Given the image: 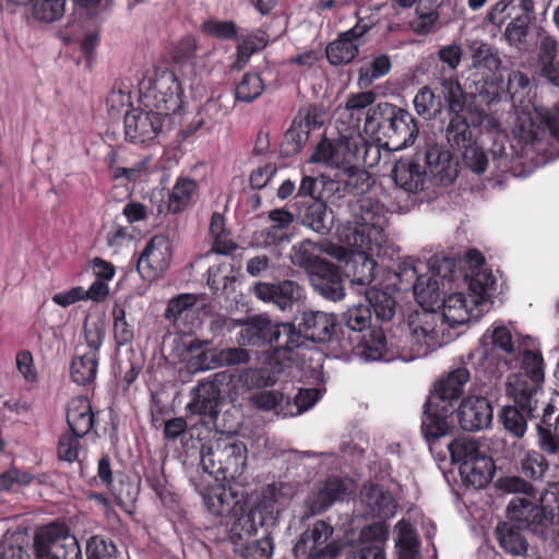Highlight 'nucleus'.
Returning <instances> with one entry per match:
<instances>
[{"mask_svg":"<svg viewBox=\"0 0 559 559\" xmlns=\"http://www.w3.org/2000/svg\"><path fill=\"white\" fill-rule=\"evenodd\" d=\"M386 225L384 206L378 201L362 199L359 201L356 219L336 227L338 240L354 253L350 264L347 265L352 284L366 289L374 280L377 262L372 254L385 241Z\"/></svg>","mask_w":559,"mask_h":559,"instance_id":"f257e3e1","label":"nucleus"},{"mask_svg":"<svg viewBox=\"0 0 559 559\" xmlns=\"http://www.w3.org/2000/svg\"><path fill=\"white\" fill-rule=\"evenodd\" d=\"M471 379L472 371L468 367L453 369L436 383L433 392L428 395L424 405L421 433L429 450L441 457H444V451H437L438 441L452 432L454 404L461 399L464 386Z\"/></svg>","mask_w":559,"mask_h":559,"instance_id":"f03ea898","label":"nucleus"},{"mask_svg":"<svg viewBox=\"0 0 559 559\" xmlns=\"http://www.w3.org/2000/svg\"><path fill=\"white\" fill-rule=\"evenodd\" d=\"M361 130L391 151L412 145L418 133L413 116L388 102L378 103L368 109Z\"/></svg>","mask_w":559,"mask_h":559,"instance_id":"7ed1b4c3","label":"nucleus"},{"mask_svg":"<svg viewBox=\"0 0 559 559\" xmlns=\"http://www.w3.org/2000/svg\"><path fill=\"white\" fill-rule=\"evenodd\" d=\"M538 501L536 504L527 498H513L506 515L522 523L542 540H556L559 537V483H549Z\"/></svg>","mask_w":559,"mask_h":559,"instance_id":"20e7f679","label":"nucleus"},{"mask_svg":"<svg viewBox=\"0 0 559 559\" xmlns=\"http://www.w3.org/2000/svg\"><path fill=\"white\" fill-rule=\"evenodd\" d=\"M352 349L366 361L389 360L388 343L381 328L372 325L369 306L357 305L344 313Z\"/></svg>","mask_w":559,"mask_h":559,"instance_id":"39448f33","label":"nucleus"},{"mask_svg":"<svg viewBox=\"0 0 559 559\" xmlns=\"http://www.w3.org/2000/svg\"><path fill=\"white\" fill-rule=\"evenodd\" d=\"M238 325L242 326L238 337L240 345H269L278 359L282 352L286 354L296 349L299 341L292 323L274 324L263 314L249 317L246 321H238Z\"/></svg>","mask_w":559,"mask_h":559,"instance_id":"423d86ee","label":"nucleus"},{"mask_svg":"<svg viewBox=\"0 0 559 559\" xmlns=\"http://www.w3.org/2000/svg\"><path fill=\"white\" fill-rule=\"evenodd\" d=\"M528 353L540 357V359H542L540 369L543 372V382L542 383H544V380H545V362H544L542 353L535 352L532 349H525L521 354L520 371L509 376L508 382H507V393H508V395H510L513 399L515 405L514 406L508 405V406L502 407V409L499 414V419H500L501 424L503 425L504 429L515 438H522L525 435L526 429H527V418L537 420L535 424L536 430H537V424L540 420L539 416L538 417L531 416V414L528 413V409L524 405V403H522L521 401H519L516 399V394H515V391L513 390V385H512L514 382L513 380L521 378L522 382H524L526 384L525 386L531 389L530 382L535 379V378H533V371L535 368H533V365H531V364H530V366L526 365V362H527L526 357H527ZM540 388H542V391L544 394L543 399L547 402L544 390H543V384H540ZM550 400H548V402Z\"/></svg>","mask_w":559,"mask_h":559,"instance_id":"0eeeda50","label":"nucleus"},{"mask_svg":"<svg viewBox=\"0 0 559 559\" xmlns=\"http://www.w3.org/2000/svg\"><path fill=\"white\" fill-rule=\"evenodd\" d=\"M32 548L34 559H83L70 526L60 520L37 527Z\"/></svg>","mask_w":559,"mask_h":559,"instance_id":"6e6552de","label":"nucleus"},{"mask_svg":"<svg viewBox=\"0 0 559 559\" xmlns=\"http://www.w3.org/2000/svg\"><path fill=\"white\" fill-rule=\"evenodd\" d=\"M365 151V139L360 133L348 131L336 139L323 136L314 146L309 158L311 163L324 164L340 173L346 168L352 169L355 162H359Z\"/></svg>","mask_w":559,"mask_h":559,"instance_id":"1a4fd4ad","label":"nucleus"},{"mask_svg":"<svg viewBox=\"0 0 559 559\" xmlns=\"http://www.w3.org/2000/svg\"><path fill=\"white\" fill-rule=\"evenodd\" d=\"M141 93L143 104L155 108L162 115L178 114L182 107L183 90L173 70L156 68L153 78Z\"/></svg>","mask_w":559,"mask_h":559,"instance_id":"9d476101","label":"nucleus"},{"mask_svg":"<svg viewBox=\"0 0 559 559\" xmlns=\"http://www.w3.org/2000/svg\"><path fill=\"white\" fill-rule=\"evenodd\" d=\"M333 535L331 523L316 520L297 537L292 549L294 559H336L342 548Z\"/></svg>","mask_w":559,"mask_h":559,"instance_id":"9b49d317","label":"nucleus"},{"mask_svg":"<svg viewBox=\"0 0 559 559\" xmlns=\"http://www.w3.org/2000/svg\"><path fill=\"white\" fill-rule=\"evenodd\" d=\"M234 374L228 371L216 372L212 379L202 380L192 389V399L187 405L190 414L216 419L224 401L225 384L233 381Z\"/></svg>","mask_w":559,"mask_h":559,"instance_id":"f8f14e48","label":"nucleus"},{"mask_svg":"<svg viewBox=\"0 0 559 559\" xmlns=\"http://www.w3.org/2000/svg\"><path fill=\"white\" fill-rule=\"evenodd\" d=\"M173 260V243L168 236H153L136 259V270L144 281L164 276Z\"/></svg>","mask_w":559,"mask_h":559,"instance_id":"ddd939ff","label":"nucleus"},{"mask_svg":"<svg viewBox=\"0 0 559 559\" xmlns=\"http://www.w3.org/2000/svg\"><path fill=\"white\" fill-rule=\"evenodd\" d=\"M163 121L162 112L131 108L123 118L124 140L134 145H151L162 132Z\"/></svg>","mask_w":559,"mask_h":559,"instance_id":"4468645a","label":"nucleus"},{"mask_svg":"<svg viewBox=\"0 0 559 559\" xmlns=\"http://www.w3.org/2000/svg\"><path fill=\"white\" fill-rule=\"evenodd\" d=\"M409 316L408 326L412 334L419 340L424 338L428 347L441 346L453 338L448 323L442 319L440 311L433 307H420Z\"/></svg>","mask_w":559,"mask_h":559,"instance_id":"2eb2a0df","label":"nucleus"},{"mask_svg":"<svg viewBox=\"0 0 559 559\" xmlns=\"http://www.w3.org/2000/svg\"><path fill=\"white\" fill-rule=\"evenodd\" d=\"M296 495V487L290 483L267 485L258 504L250 511L259 520V525L276 524L281 513L288 508Z\"/></svg>","mask_w":559,"mask_h":559,"instance_id":"dca6fc26","label":"nucleus"},{"mask_svg":"<svg viewBox=\"0 0 559 559\" xmlns=\"http://www.w3.org/2000/svg\"><path fill=\"white\" fill-rule=\"evenodd\" d=\"M247 449L240 441L218 442L202 453L201 463L205 472L236 474L245 465Z\"/></svg>","mask_w":559,"mask_h":559,"instance_id":"f3484780","label":"nucleus"},{"mask_svg":"<svg viewBox=\"0 0 559 559\" xmlns=\"http://www.w3.org/2000/svg\"><path fill=\"white\" fill-rule=\"evenodd\" d=\"M427 178L435 179L441 185L452 183L457 177V169L453 164V154L439 144H426L418 147L414 154Z\"/></svg>","mask_w":559,"mask_h":559,"instance_id":"a211bd4d","label":"nucleus"},{"mask_svg":"<svg viewBox=\"0 0 559 559\" xmlns=\"http://www.w3.org/2000/svg\"><path fill=\"white\" fill-rule=\"evenodd\" d=\"M296 321L297 326L293 324L294 332L299 336L296 348L300 347L305 340L314 343L332 341L337 326L336 317L323 311H304Z\"/></svg>","mask_w":559,"mask_h":559,"instance_id":"6ab92c4d","label":"nucleus"},{"mask_svg":"<svg viewBox=\"0 0 559 559\" xmlns=\"http://www.w3.org/2000/svg\"><path fill=\"white\" fill-rule=\"evenodd\" d=\"M252 293L258 299L273 302L281 310L292 309L305 295L304 288L293 280L259 282L252 287Z\"/></svg>","mask_w":559,"mask_h":559,"instance_id":"aec40b11","label":"nucleus"},{"mask_svg":"<svg viewBox=\"0 0 559 559\" xmlns=\"http://www.w3.org/2000/svg\"><path fill=\"white\" fill-rule=\"evenodd\" d=\"M493 418L491 403L487 397L468 395L457 408V419L461 428L466 431H479L488 428Z\"/></svg>","mask_w":559,"mask_h":559,"instance_id":"412c9836","label":"nucleus"},{"mask_svg":"<svg viewBox=\"0 0 559 559\" xmlns=\"http://www.w3.org/2000/svg\"><path fill=\"white\" fill-rule=\"evenodd\" d=\"M349 495L350 490L345 479L338 476H329L317 490L307 497L306 509L311 515L320 514L335 502L344 501Z\"/></svg>","mask_w":559,"mask_h":559,"instance_id":"4be33fe9","label":"nucleus"},{"mask_svg":"<svg viewBox=\"0 0 559 559\" xmlns=\"http://www.w3.org/2000/svg\"><path fill=\"white\" fill-rule=\"evenodd\" d=\"M353 168L335 173L332 181L337 187L333 191L334 204L346 195L360 197L369 192L374 185L372 176L360 165L359 162L352 164Z\"/></svg>","mask_w":559,"mask_h":559,"instance_id":"5701e85b","label":"nucleus"},{"mask_svg":"<svg viewBox=\"0 0 559 559\" xmlns=\"http://www.w3.org/2000/svg\"><path fill=\"white\" fill-rule=\"evenodd\" d=\"M360 500L367 515L371 518L388 520L394 516L397 510V502L391 491L379 484H364Z\"/></svg>","mask_w":559,"mask_h":559,"instance_id":"b1692460","label":"nucleus"},{"mask_svg":"<svg viewBox=\"0 0 559 559\" xmlns=\"http://www.w3.org/2000/svg\"><path fill=\"white\" fill-rule=\"evenodd\" d=\"M309 276L313 288L324 298L337 301L345 296L342 272L333 262H319Z\"/></svg>","mask_w":559,"mask_h":559,"instance_id":"393cba45","label":"nucleus"},{"mask_svg":"<svg viewBox=\"0 0 559 559\" xmlns=\"http://www.w3.org/2000/svg\"><path fill=\"white\" fill-rule=\"evenodd\" d=\"M335 190H337V187L330 176L313 177L305 175L301 177L299 187L293 198L294 206L300 207L317 201H330L334 204L333 191Z\"/></svg>","mask_w":559,"mask_h":559,"instance_id":"a878e982","label":"nucleus"},{"mask_svg":"<svg viewBox=\"0 0 559 559\" xmlns=\"http://www.w3.org/2000/svg\"><path fill=\"white\" fill-rule=\"evenodd\" d=\"M520 13L507 24L503 38L511 46L524 50L527 46L530 26L536 20L534 0H518Z\"/></svg>","mask_w":559,"mask_h":559,"instance_id":"bb28decb","label":"nucleus"},{"mask_svg":"<svg viewBox=\"0 0 559 559\" xmlns=\"http://www.w3.org/2000/svg\"><path fill=\"white\" fill-rule=\"evenodd\" d=\"M443 266L449 269V274H441L440 270L436 272L435 265H430V274H423L417 277V282L413 284V293L416 301L420 307H433L440 300V280L453 278L452 266L453 262L450 259H443Z\"/></svg>","mask_w":559,"mask_h":559,"instance_id":"cd10ccee","label":"nucleus"},{"mask_svg":"<svg viewBox=\"0 0 559 559\" xmlns=\"http://www.w3.org/2000/svg\"><path fill=\"white\" fill-rule=\"evenodd\" d=\"M462 364L471 369L472 378L480 385L490 384L501 376L498 358L480 345L471 352Z\"/></svg>","mask_w":559,"mask_h":559,"instance_id":"c85d7f7f","label":"nucleus"},{"mask_svg":"<svg viewBox=\"0 0 559 559\" xmlns=\"http://www.w3.org/2000/svg\"><path fill=\"white\" fill-rule=\"evenodd\" d=\"M367 31L366 25L356 24L349 31L340 34L338 38L330 43L325 49L329 62L341 66L353 61L359 51L357 39Z\"/></svg>","mask_w":559,"mask_h":559,"instance_id":"c756f323","label":"nucleus"},{"mask_svg":"<svg viewBox=\"0 0 559 559\" xmlns=\"http://www.w3.org/2000/svg\"><path fill=\"white\" fill-rule=\"evenodd\" d=\"M502 521L497 524L493 531L498 546L503 552L513 557L525 556L528 550V542L523 533L527 530L516 521Z\"/></svg>","mask_w":559,"mask_h":559,"instance_id":"7c9ffc66","label":"nucleus"},{"mask_svg":"<svg viewBox=\"0 0 559 559\" xmlns=\"http://www.w3.org/2000/svg\"><path fill=\"white\" fill-rule=\"evenodd\" d=\"M423 167L414 155L400 158L392 169L394 183L409 193L423 190L427 179Z\"/></svg>","mask_w":559,"mask_h":559,"instance_id":"2f4dec72","label":"nucleus"},{"mask_svg":"<svg viewBox=\"0 0 559 559\" xmlns=\"http://www.w3.org/2000/svg\"><path fill=\"white\" fill-rule=\"evenodd\" d=\"M436 98L440 102L441 112L450 115L466 112L468 94L463 90L456 78H442L433 83Z\"/></svg>","mask_w":559,"mask_h":559,"instance_id":"473e14b6","label":"nucleus"},{"mask_svg":"<svg viewBox=\"0 0 559 559\" xmlns=\"http://www.w3.org/2000/svg\"><path fill=\"white\" fill-rule=\"evenodd\" d=\"M459 471L465 485L484 488L493 477L495 463L490 456L480 452L472 461L459 466Z\"/></svg>","mask_w":559,"mask_h":559,"instance_id":"72a5a7b5","label":"nucleus"},{"mask_svg":"<svg viewBox=\"0 0 559 559\" xmlns=\"http://www.w3.org/2000/svg\"><path fill=\"white\" fill-rule=\"evenodd\" d=\"M67 423L70 432L79 437L86 436L94 426V413L85 396L73 397L67 408Z\"/></svg>","mask_w":559,"mask_h":559,"instance_id":"f704fd0d","label":"nucleus"},{"mask_svg":"<svg viewBox=\"0 0 559 559\" xmlns=\"http://www.w3.org/2000/svg\"><path fill=\"white\" fill-rule=\"evenodd\" d=\"M329 201L311 202L305 207L304 213L299 211L304 226L311 228L319 235H329L334 226L333 211L326 205Z\"/></svg>","mask_w":559,"mask_h":559,"instance_id":"c9c22d12","label":"nucleus"},{"mask_svg":"<svg viewBox=\"0 0 559 559\" xmlns=\"http://www.w3.org/2000/svg\"><path fill=\"white\" fill-rule=\"evenodd\" d=\"M376 100V93L372 91L359 92L352 94L345 104V107L340 114V119L348 120V128L346 131H353L356 133L361 132V120L366 112L364 110L367 107H373L372 104Z\"/></svg>","mask_w":559,"mask_h":559,"instance_id":"e433bc0d","label":"nucleus"},{"mask_svg":"<svg viewBox=\"0 0 559 559\" xmlns=\"http://www.w3.org/2000/svg\"><path fill=\"white\" fill-rule=\"evenodd\" d=\"M537 57L540 75L559 87L558 41L551 36L543 37L538 46Z\"/></svg>","mask_w":559,"mask_h":559,"instance_id":"4c0bfd02","label":"nucleus"},{"mask_svg":"<svg viewBox=\"0 0 559 559\" xmlns=\"http://www.w3.org/2000/svg\"><path fill=\"white\" fill-rule=\"evenodd\" d=\"M236 41L234 68L242 69L249 62L252 55L263 50L269 45V34L262 28H255L246 35H238Z\"/></svg>","mask_w":559,"mask_h":559,"instance_id":"58836bf2","label":"nucleus"},{"mask_svg":"<svg viewBox=\"0 0 559 559\" xmlns=\"http://www.w3.org/2000/svg\"><path fill=\"white\" fill-rule=\"evenodd\" d=\"M445 139L450 148L456 153L463 147L474 143L475 136L471 124L467 121L466 112H459L449 116L445 128Z\"/></svg>","mask_w":559,"mask_h":559,"instance_id":"ea45409f","label":"nucleus"},{"mask_svg":"<svg viewBox=\"0 0 559 559\" xmlns=\"http://www.w3.org/2000/svg\"><path fill=\"white\" fill-rule=\"evenodd\" d=\"M210 341L192 340L187 352L190 357L187 360V369L192 372H202L217 368V349L207 348Z\"/></svg>","mask_w":559,"mask_h":559,"instance_id":"a19ab883","label":"nucleus"},{"mask_svg":"<svg viewBox=\"0 0 559 559\" xmlns=\"http://www.w3.org/2000/svg\"><path fill=\"white\" fill-rule=\"evenodd\" d=\"M441 439H439L437 444V451L441 449L444 451V457L439 456L437 453H433L431 450V454L440 461H444L447 459V453L450 454L452 463L460 464L459 466H463L464 462L472 461L476 454L480 453L479 444L477 441L471 438H456L451 442L447 443L444 447L440 444Z\"/></svg>","mask_w":559,"mask_h":559,"instance_id":"79ce46f5","label":"nucleus"},{"mask_svg":"<svg viewBox=\"0 0 559 559\" xmlns=\"http://www.w3.org/2000/svg\"><path fill=\"white\" fill-rule=\"evenodd\" d=\"M540 448L539 451L528 450L523 452L516 461V471L533 483L542 481L549 469V462Z\"/></svg>","mask_w":559,"mask_h":559,"instance_id":"37998d69","label":"nucleus"},{"mask_svg":"<svg viewBox=\"0 0 559 559\" xmlns=\"http://www.w3.org/2000/svg\"><path fill=\"white\" fill-rule=\"evenodd\" d=\"M442 319L448 323L450 331L456 326L467 323L471 319V311L467 307V299L462 293H454L442 300Z\"/></svg>","mask_w":559,"mask_h":559,"instance_id":"c03bdc74","label":"nucleus"},{"mask_svg":"<svg viewBox=\"0 0 559 559\" xmlns=\"http://www.w3.org/2000/svg\"><path fill=\"white\" fill-rule=\"evenodd\" d=\"M439 0H419L415 17L409 22L412 31L417 35H428L436 28L439 21Z\"/></svg>","mask_w":559,"mask_h":559,"instance_id":"a18cd8bd","label":"nucleus"},{"mask_svg":"<svg viewBox=\"0 0 559 559\" xmlns=\"http://www.w3.org/2000/svg\"><path fill=\"white\" fill-rule=\"evenodd\" d=\"M202 496L209 512L217 516L228 514L236 504V496L222 484L207 486Z\"/></svg>","mask_w":559,"mask_h":559,"instance_id":"49530a36","label":"nucleus"},{"mask_svg":"<svg viewBox=\"0 0 559 559\" xmlns=\"http://www.w3.org/2000/svg\"><path fill=\"white\" fill-rule=\"evenodd\" d=\"M272 360L273 358H270V361H265L260 368L247 369L240 376V381H242L248 389H262L274 385L283 368L277 361L273 365Z\"/></svg>","mask_w":559,"mask_h":559,"instance_id":"de8ad7c7","label":"nucleus"},{"mask_svg":"<svg viewBox=\"0 0 559 559\" xmlns=\"http://www.w3.org/2000/svg\"><path fill=\"white\" fill-rule=\"evenodd\" d=\"M259 520L251 511L234 519L228 530V539L234 550L251 540L258 532Z\"/></svg>","mask_w":559,"mask_h":559,"instance_id":"09e8293b","label":"nucleus"},{"mask_svg":"<svg viewBox=\"0 0 559 559\" xmlns=\"http://www.w3.org/2000/svg\"><path fill=\"white\" fill-rule=\"evenodd\" d=\"M365 299L378 320L390 321L394 317L396 301L391 294L374 286L368 287L365 290Z\"/></svg>","mask_w":559,"mask_h":559,"instance_id":"8fccbe9b","label":"nucleus"},{"mask_svg":"<svg viewBox=\"0 0 559 559\" xmlns=\"http://www.w3.org/2000/svg\"><path fill=\"white\" fill-rule=\"evenodd\" d=\"M98 368V355L87 352L78 355L71 361V378L80 385H87L95 381Z\"/></svg>","mask_w":559,"mask_h":559,"instance_id":"3c124183","label":"nucleus"},{"mask_svg":"<svg viewBox=\"0 0 559 559\" xmlns=\"http://www.w3.org/2000/svg\"><path fill=\"white\" fill-rule=\"evenodd\" d=\"M479 345L484 348H488L495 354V350H499L506 355L514 353V343L511 331L502 324L492 325V329H488L480 338Z\"/></svg>","mask_w":559,"mask_h":559,"instance_id":"603ef678","label":"nucleus"},{"mask_svg":"<svg viewBox=\"0 0 559 559\" xmlns=\"http://www.w3.org/2000/svg\"><path fill=\"white\" fill-rule=\"evenodd\" d=\"M197 182L189 178H178L168 194L167 207L170 213L182 212L193 200Z\"/></svg>","mask_w":559,"mask_h":559,"instance_id":"864d4df0","label":"nucleus"},{"mask_svg":"<svg viewBox=\"0 0 559 559\" xmlns=\"http://www.w3.org/2000/svg\"><path fill=\"white\" fill-rule=\"evenodd\" d=\"M144 478L164 507L175 509L178 506L177 496L167 488V479L162 469L156 466L145 468Z\"/></svg>","mask_w":559,"mask_h":559,"instance_id":"5fc2aeb1","label":"nucleus"},{"mask_svg":"<svg viewBox=\"0 0 559 559\" xmlns=\"http://www.w3.org/2000/svg\"><path fill=\"white\" fill-rule=\"evenodd\" d=\"M264 88V81L259 73L247 72L236 84L235 100L250 104L261 96Z\"/></svg>","mask_w":559,"mask_h":559,"instance_id":"6e6d98bb","label":"nucleus"},{"mask_svg":"<svg viewBox=\"0 0 559 559\" xmlns=\"http://www.w3.org/2000/svg\"><path fill=\"white\" fill-rule=\"evenodd\" d=\"M469 52L473 64L488 71H496L500 67V58L497 50L483 40H473L469 45Z\"/></svg>","mask_w":559,"mask_h":559,"instance_id":"4d7b16f0","label":"nucleus"},{"mask_svg":"<svg viewBox=\"0 0 559 559\" xmlns=\"http://www.w3.org/2000/svg\"><path fill=\"white\" fill-rule=\"evenodd\" d=\"M309 135V132L300 126L299 120H293L281 143V154L285 157L299 154L308 142Z\"/></svg>","mask_w":559,"mask_h":559,"instance_id":"13d9d810","label":"nucleus"},{"mask_svg":"<svg viewBox=\"0 0 559 559\" xmlns=\"http://www.w3.org/2000/svg\"><path fill=\"white\" fill-rule=\"evenodd\" d=\"M274 550L273 537L264 535L258 539H251L247 544L234 550L242 559H271Z\"/></svg>","mask_w":559,"mask_h":559,"instance_id":"bf43d9fd","label":"nucleus"},{"mask_svg":"<svg viewBox=\"0 0 559 559\" xmlns=\"http://www.w3.org/2000/svg\"><path fill=\"white\" fill-rule=\"evenodd\" d=\"M112 330L114 340L118 347L130 344L134 337L133 326L127 321L126 309L119 304L115 302L112 310Z\"/></svg>","mask_w":559,"mask_h":559,"instance_id":"052dcab7","label":"nucleus"},{"mask_svg":"<svg viewBox=\"0 0 559 559\" xmlns=\"http://www.w3.org/2000/svg\"><path fill=\"white\" fill-rule=\"evenodd\" d=\"M201 31L206 36L222 41L236 40L239 26L231 20L207 19L201 24Z\"/></svg>","mask_w":559,"mask_h":559,"instance_id":"680f3d73","label":"nucleus"},{"mask_svg":"<svg viewBox=\"0 0 559 559\" xmlns=\"http://www.w3.org/2000/svg\"><path fill=\"white\" fill-rule=\"evenodd\" d=\"M32 16L45 23L61 19L66 10V0H31Z\"/></svg>","mask_w":559,"mask_h":559,"instance_id":"e2e57ef3","label":"nucleus"},{"mask_svg":"<svg viewBox=\"0 0 559 559\" xmlns=\"http://www.w3.org/2000/svg\"><path fill=\"white\" fill-rule=\"evenodd\" d=\"M416 112L425 119L436 118L441 115L440 102L436 98L433 86L421 87L413 100Z\"/></svg>","mask_w":559,"mask_h":559,"instance_id":"0e129e2a","label":"nucleus"},{"mask_svg":"<svg viewBox=\"0 0 559 559\" xmlns=\"http://www.w3.org/2000/svg\"><path fill=\"white\" fill-rule=\"evenodd\" d=\"M229 106L223 104V95L216 98H210L202 106L200 111L201 118L197 122V129L204 126L211 129L213 124L221 122L229 114Z\"/></svg>","mask_w":559,"mask_h":559,"instance_id":"69168bd1","label":"nucleus"},{"mask_svg":"<svg viewBox=\"0 0 559 559\" xmlns=\"http://www.w3.org/2000/svg\"><path fill=\"white\" fill-rule=\"evenodd\" d=\"M251 404L260 409V411H275L276 413H281L284 409V404L289 405L290 400L284 393L275 390H264L258 393H254L250 397Z\"/></svg>","mask_w":559,"mask_h":559,"instance_id":"338daca9","label":"nucleus"},{"mask_svg":"<svg viewBox=\"0 0 559 559\" xmlns=\"http://www.w3.org/2000/svg\"><path fill=\"white\" fill-rule=\"evenodd\" d=\"M85 552L87 559H117V547L112 540L94 535L86 542Z\"/></svg>","mask_w":559,"mask_h":559,"instance_id":"774afa93","label":"nucleus"}]
</instances>
